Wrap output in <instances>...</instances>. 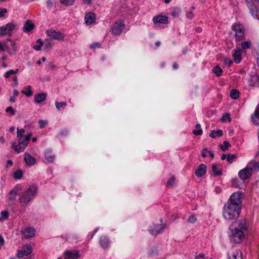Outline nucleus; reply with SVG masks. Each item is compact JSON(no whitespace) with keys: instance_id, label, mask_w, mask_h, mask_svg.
Segmentation results:
<instances>
[{"instance_id":"412c9836","label":"nucleus","mask_w":259,"mask_h":259,"mask_svg":"<svg viewBox=\"0 0 259 259\" xmlns=\"http://www.w3.org/2000/svg\"><path fill=\"white\" fill-rule=\"evenodd\" d=\"M229 259H242L241 251L235 250L229 255Z\"/></svg>"},{"instance_id":"ea45409f","label":"nucleus","mask_w":259,"mask_h":259,"mask_svg":"<svg viewBox=\"0 0 259 259\" xmlns=\"http://www.w3.org/2000/svg\"><path fill=\"white\" fill-rule=\"evenodd\" d=\"M175 182V177L172 176L170 179L167 182L166 187H172L174 185Z\"/></svg>"},{"instance_id":"4be33fe9","label":"nucleus","mask_w":259,"mask_h":259,"mask_svg":"<svg viewBox=\"0 0 259 259\" xmlns=\"http://www.w3.org/2000/svg\"><path fill=\"white\" fill-rule=\"evenodd\" d=\"M47 94L46 93H41L35 95L34 99L37 103H40L46 100Z\"/></svg>"},{"instance_id":"2eb2a0df","label":"nucleus","mask_w":259,"mask_h":259,"mask_svg":"<svg viewBox=\"0 0 259 259\" xmlns=\"http://www.w3.org/2000/svg\"><path fill=\"white\" fill-rule=\"evenodd\" d=\"M95 14L92 12L88 13L84 17L85 23L87 25H91L95 23Z\"/></svg>"},{"instance_id":"49530a36","label":"nucleus","mask_w":259,"mask_h":259,"mask_svg":"<svg viewBox=\"0 0 259 259\" xmlns=\"http://www.w3.org/2000/svg\"><path fill=\"white\" fill-rule=\"evenodd\" d=\"M38 123L39 124L40 128H42L45 126L46 125H47L48 124V121L39 120L38 121Z\"/></svg>"},{"instance_id":"a18cd8bd","label":"nucleus","mask_w":259,"mask_h":259,"mask_svg":"<svg viewBox=\"0 0 259 259\" xmlns=\"http://www.w3.org/2000/svg\"><path fill=\"white\" fill-rule=\"evenodd\" d=\"M227 120H228L229 122L231 121V118L229 114L224 115L221 118V121L222 122H225Z\"/></svg>"},{"instance_id":"c03bdc74","label":"nucleus","mask_w":259,"mask_h":259,"mask_svg":"<svg viewBox=\"0 0 259 259\" xmlns=\"http://www.w3.org/2000/svg\"><path fill=\"white\" fill-rule=\"evenodd\" d=\"M18 71V69H16L15 71L13 70H10V71L7 72L5 74V77L6 78H8L12 74H15L16 73H17Z\"/></svg>"},{"instance_id":"72a5a7b5","label":"nucleus","mask_w":259,"mask_h":259,"mask_svg":"<svg viewBox=\"0 0 259 259\" xmlns=\"http://www.w3.org/2000/svg\"><path fill=\"white\" fill-rule=\"evenodd\" d=\"M213 72L217 76H219L222 74L223 70L218 66L215 67L213 69Z\"/></svg>"},{"instance_id":"4c0bfd02","label":"nucleus","mask_w":259,"mask_h":259,"mask_svg":"<svg viewBox=\"0 0 259 259\" xmlns=\"http://www.w3.org/2000/svg\"><path fill=\"white\" fill-rule=\"evenodd\" d=\"M17 138L18 139H24V137L23 134L25 133V130L21 128L20 130L17 129Z\"/></svg>"},{"instance_id":"b1692460","label":"nucleus","mask_w":259,"mask_h":259,"mask_svg":"<svg viewBox=\"0 0 259 259\" xmlns=\"http://www.w3.org/2000/svg\"><path fill=\"white\" fill-rule=\"evenodd\" d=\"M100 244L104 248H107L109 246V242L106 236H102L101 237Z\"/></svg>"},{"instance_id":"0e129e2a","label":"nucleus","mask_w":259,"mask_h":259,"mask_svg":"<svg viewBox=\"0 0 259 259\" xmlns=\"http://www.w3.org/2000/svg\"><path fill=\"white\" fill-rule=\"evenodd\" d=\"M92 0H84L83 2L85 4H87L88 5H90L92 4Z\"/></svg>"},{"instance_id":"de8ad7c7","label":"nucleus","mask_w":259,"mask_h":259,"mask_svg":"<svg viewBox=\"0 0 259 259\" xmlns=\"http://www.w3.org/2000/svg\"><path fill=\"white\" fill-rule=\"evenodd\" d=\"M197 221L196 217L194 215L190 216L189 218V222L191 224H194Z\"/></svg>"},{"instance_id":"58836bf2","label":"nucleus","mask_w":259,"mask_h":259,"mask_svg":"<svg viewBox=\"0 0 259 259\" xmlns=\"http://www.w3.org/2000/svg\"><path fill=\"white\" fill-rule=\"evenodd\" d=\"M248 7L250 10V13L252 14L253 16H256V13L257 12V9L255 6L252 5L248 6Z\"/></svg>"},{"instance_id":"c756f323","label":"nucleus","mask_w":259,"mask_h":259,"mask_svg":"<svg viewBox=\"0 0 259 259\" xmlns=\"http://www.w3.org/2000/svg\"><path fill=\"white\" fill-rule=\"evenodd\" d=\"M223 135V131L222 130H218L215 132L214 131H211L209 136L212 138H214L216 136L221 137Z\"/></svg>"},{"instance_id":"a878e982","label":"nucleus","mask_w":259,"mask_h":259,"mask_svg":"<svg viewBox=\"0 0 259 259\" xmlns=\"http://www.w3.org/2000/svg\"><path fill=\"white\" fill-rule=\"evenodd\" d=\"M212 170L214 173L215 176H221L222 174V171L221 169H218L217 165L216 164H213L211 166Z\"/></svg>"},{"instance_id":"423d86ee","label":"nucleus","mask_w":259,"mask_h":259,"mask_svg":"<svg viewBox=\"0 0 259 259\" xmlns=\"http://www.w3.org/2000/svg\"><path fill=\"white\" fill-rule=\"evenodd\" d=\"M242 193L241 192H235L230 196L228 204H232L237 206H241L242 202Z\"/></svg>"},{"instance_id":"bb28decb","label":"nucleus","mask_w":259,"mask_h":259,"mask_svg":"<svg viewBox=\"0 0 259 259\" xmlns=\"http://www.w3.org/2000/svg\"><path fill=\"white\" fill-rule=\"evenodd\" d=\"M45 157L46 159L49 162H53L55 159V155L52 154L50 151L46 152Z\"/></svg>"},{"instance_id":"0eeeda50","label":"nucleus","mask_w":259,"mask_h":259,"mask_svg":"<svg viewBox=\"0 0 259 259\" xmlns=\"http://www.w3.org/2000/svg\"><path fill=\"white\" fill-rule=\"evenodd\" d=\"M124 25L123 20H119L116 21L111 27L112 33L115 35H119L122 31Z\"/></svg>"},{"instance_id":"5fc2aeb1","label":"nucleus","mask_w":259,"mask_h":259,"mask_svg":"<svg viewBox=\"0 0 259 259\" xmlns=\"http://www.w3.org/2000/svg\"><path fill=\"white\" fill-rule=\"evenodd\" d=\"M7 12V10L5 8L0 9V17L4 16L5 14Z\"/></svg>"},{"instance_id":"338daca9","label":"nucleus","mask_w":259,"mask_h":259,"mask_svg":"<svg viewBox=\"0 0 259 259\" xmlns=\"http://www.w3.org/2000/svg\"><path fill=\"white\" fill-rule=\"evenodd\" d=\"M207 153H209L210 156L213 158L214 157V154L212 151H207Z\"/></svg>"},{"instance_id":"4d7b16f0","label":"nucleus","mask_w":259,"mask_h":259,"mask_svg":"<svg viewBox=\"0 0 259 259\" xmlns=\"http://www.w3.org/2000/svg\"><path fill=\"white\" fill-rule=\"evenodd\" d=\"M32 137V134L31 133H29V134H28L24 138V140L25 141H26V142H27V143H28V142L30 140L31 137Z\"/></svg>"},{"instance_id":"7c9ffc66","label":"nucleus","mask_w":259,"mask_h":259,"mask_svg":"<svg viewBox=\"0 0 259 259\" xmlns=\"http://www.w3.org/2000/svg\"><path fill=\"white\" fill-rule=\"evenodd\" d=\"M201 125L200 124H197L195 126V128L197 130H194L193 131V134L195 135H201L202 134V130L200 128Z\"/></svg>"},{"instance_id":"603ef678","label":"nucleus","mask_w":259,"mask_h":259,"mask_svg":"<svg viewBox=\"0 0 259 259\" xmlns=\"http://www.w3.org/2000/svg\"><path fill=\"white\" fill-rule=\"evenodd\" d=\"M252 166L255 170H258L259 169V161L252 162Z\"/></svg>"},{"instance_id":"f3484780","label":"nucleus","mask_w":259,"mask_h":259,"mask_svg":"<svg viewBox=\"0 0 259 259\" xmlns=\"http://www.w3.org/2000/svg\"><path fill=\"white\" fill-rule=\"evenodd\" d=\"M206 172V166L204 164H201L197 169L195 170V173L197 177H200L204 175Z\"/></svg>"},{"instance_id":"9d476101","label":"nucleus","mask_w":259,"mask_h":259,"mask_svg":"<svg viewBox=\"0 0 259 259\" xmlns=\"http://www.w3.org/2000/svg\"><path fill=\"white\" fill-rule=\"evenodd\" d=\"M64 255L65 259H77L80 257L79 251L77 250H66Z\"/></svg>"},{"instance_id":"a211bd4d","label":"nucleus","mask_w":259,"mask_h":259,"mask_svg":"<svg viewBox=\"0 0 259 259\" xmlns=\"http://www.w3.org/2000/svg\"><path fill=\"white\" fill-rule=\"evenodd\" d=\"M233 56L234 61L236 63H240L242 59L241 50L240 49H235L234 53L233 54Z\"/></svg>"},{"instance_id":"3c124183","label":"nucleus","mask_w":259,"mask_h":259,"mask_svg":"<svg viewBox=\"0 0 259 259\" xmlns=\"http://www.w3.org/2000/svg\"><path fill=\"white\" fill-rule=\"evenodd\" d=\"M17 257L19 258H22L24 256H25V254H24V252L23 251L22 249L18 250L17 254Z\"/></svg>"},{"instance_id":"680f3d73","label":"nucleus","mask_w":259,"mask_h":259,"mask_svg":"<svg viewBox=\"0 0 259 259\" xmlns=\"http://www.w3.org/2000/svg\"><path fill=\"white\" fill-rule=\"evenodd\" d=\"M238 182V180L237 179L234 180L232 182V186L235 187H238V185H237Z\"/></svg>"},{"instance_id":"9b49d317","label":"nucleus","mask_w":259,"mask_h":259,"mask_svg":"<svg viewBox=\"0 0 259 259\" xmlns=\"http://www.w3.org/2000/svg\"><path fill=\"white\" fill-rule=\"evenodd\" d=\"M153 22L155 25L157 24H167L168 19V17L165 16L159 15L153 18Z\"/></svg>"},{"instance_id":"864d4df0","label":"nucleus","mask_w":259,"mask_h":259,"mask_svg":"<svg viewBox=\"0 0 259 259\" xmlns=\"http://www.w3.org/2000/svg\"><path fill=\"white\" fill-rule=\"evenodd\" d=\"M101 47V45L99 42H95L91 45V48L95 49L96 48H99Z\"/></svg>"},{"instance_id":"393cba45","label":"nucleus","mask_w":259,"mask_h":259,"mask_svg":"<svg viewBox=\"0 0 259 259\" xmlns=\"http://www.w3.org/2000/svg\"><path fill=\"white\" fill-rule=\"evenodd\" d=\"M22 249L23 251L24 252V254L25 256H27L30 254L32 250V248L30 245H25L22 248Z\"/></svg>"},{"instance_id":"cd10ccee","label":"nucleus","mask_w":259,"mask_h":259,"mask_svg":"<svg viewBox=\"0 0 259 259\" xmlns=\"http://www.w3.org/2000/svg\"><path fill=\"white\" fill-rule=\"evenodd\" d=\"M230 97L234 99H237L239 97V92L237 90H232L230 93Z\"/></svg>"},{"instance_id":"20e7f679","label":"nucleus","mask_w":259,"mask_h":259,"mask_svg":"<svg viewBox=\"0 0 259 259\" xmlns=\"http://www.w3.org/2000/svg\"><path fill=\"white\" fill-rule=\"evenodd\" d=\"M233 29L235 32L236 40L238 41L242 40L245 36V29L244 26L239 23H236L233 25Z\"/></svg>"},{"instance_id":"aec40b11","label":"nucleus","mask_w":259,"mask_h":259,"mask_svg":"<svg viewBox=\"0 0 259 259\" xmlns=\"http://www.w3.org/2000/svg\"><path fill=\"white\" fill-rule=\"evenodd\" d=\"M249 83L252 86H259V75L255 74L252 75L249 80Z\"/></svg>"},{"instance_id":"c9c22d12","label":"nucleus","mask_w":259,"mask_h":259,"mask_svg":"<svg viewBox=\"0 0 259 259\" xmlns=\"http://www.w3.org/2000/svg\"><path fill=\"white\" fill-rule=\"evenodd\" d=\"M23 176V171L20 170L18 169L14 174V177L16 179H20L22 178Z\"/></svg>"},{"instance_id":"bf43d9fd","label":"nucleus","mask_w":259,"mask_h":259,"mask_svg":"<svg viewBox=\"0 0 259 259\" xmlns=\"http://www.w3.org/2000/svg\"><path fill=\"white\" fill-rule=\"evenodd\" d=\"M254 115L256 116V117L259 119V104L257 108L256 109L255 111Z\"/></svg>"},{"instance_id":"37998d69","label":"nucleus","mask_w":259,"mask_h":259,"mask_svg":"<svg viewBox=\"0 0 259 259\" xmlns=\"http://www.w3.org/2000/svg\"><path fill=\"white\" fill-rule=\"evenodd\" d=\"M237 156L234 154H228L227 156V161L231 163L236 158Z\"/></svg>"},{"instance_id":"39448f33","label":"nucleus","mask_w":259,"mask_h":259,"mask_svg":"<svg viewBox=\"0 0 259 259\" xmlns=\"http://www.w3.org/2000/svg\"><path fill=\"white\" fill-rule=\"evenodd\" d=\"M17 25L14 22L8 23L5 27H0V35L8 34L11 35V32L17 29Z\"/></svg>"},{"instance_id":"052dcab7","label":"nucleus","mask_w":259,"mask_h":259,"mask_svg":"<svg viewBox=\"0 0 259 259\" xmlns=\"http://www.w3.org/2000/svg\"><path fill=\"white\" fill-rule=\"evenodd\" d=\"M207 149L205 148L202 150L201 151V155L203 157H205L206 156V153L207 152Z\"/></svg>"},{"instance_id":"13d9d810","label":"nucleus","mask_w":259,"mask_h":259,"mask_svg":"<svg viewBox=\"0 0 259 259\" xmlns=\"http://www.w3.org/2000/svg\"><path fill=\"white\" fill-rule=\"evenodd\" d=\"M53 4H54V2L52 0H48L47 2V7H48L49 8L53 7Z\"/></svg>"},{"instance_id":"2f4dec72","label":"nucleus","mask_w":259,"mask_h":259,"mask_svg":"<svg viewBox=\"0 0 259 259\" xmlns=\"http://www.w3.org/2000/svg\"><path fill=\"white\" fill-rule=\"evenodd\" d=\"M252 43L250 40H247L241 43V46L243 49L246 50L251 47Z\"/></svg>"},{"instance_id":"e433bc0d","label":"nucleus","mask_w":259,"mask_h":259,"mask_svg":"<svg viewBox=\"0 0 259 259\" xmlns=\"http://www.w3.org/2000/svg\"><path fill=\"white\" fill-rule=\"evenodd\" d=\"M31 86L28 85L26 88L27 91H22V93L25 94L27 97L31 96L32 95V92L31 91Z\"/></svg>"},{"instance_id":"a19ab883","label":"nucleus","mask_w":259,"mask_h":259,"mask_svg":"<svg viewBox=\"0 0 259 259\" xmlns=\"http://www.w3.org/2000/svg\"><path fill=\"white\" fill-rule=\"evenodd\" d=\"M9 217V213L7 211H2L1 212V217H0V221L3 220H6Z\"/></svg>"},{"instance_id":"473e14b6","label":"nucleus","mask_w":259,"mask_h":259,"mask_svg":"<svg viewBox=\"0 0 259 259\" xmlns=\"http://www.w3.org/2000/svg\"><path fill=\"white\" fill-rule=\"evenodd\" d=\"M220 148L223 151H226L229 147H231V145L228 141H224L223 145H220Z\"/></svg>"},{"instance_id":"1a4fd4ad","label":"nucleus","mask_w":259,"mask_h":259,"mask_svg":"<svg viewBox=\"0 0 259 259\" xmlns=\"http://www.w3.org/2000/svg\"><path fill=\"white\" fill-rule=\"evenodd\" d=\"M18 142L19 143L17 146L16 145V143L15 142L11 143V145L12 147L14 148V150L16 152L20 153L24 150L28 143L24 139H18Z\"/></svg>"},{"instance_id":"7ed1b4c3","label":"nucleus","mask_w":259,"mask_h":259,"mask_svg":"<svg viewBox=\"0 0 259 259\" xmlns=\"http://www.w3.org/2000/svg\"><path fill=\"white\" fill-rule=\"evenodd\" d=\"M37 188L35 186H30L27 191L22 193L19 199L20 204L25 206L31 200V197L36 193Z\"/></svg>"},{"instance_id":"09e8293b","label":"nucleus","mask_w":259,"mask_h":259,"mask_svg":"<svg viewBox=\"0 0 259 259\" xmlns=\"http://www.w3.org/2000/svg\"><path fill=\"white\" fill-rule=\"evenodd\" d=\"M52 46H53V44H52V43L50 41H49L48 40H46L45 48L47 50H49V49H50L51 48H52Z\"/></svg>"},{"instance_id":"4468645a","label":"nucleus","mask_w":259,"mask_h":259,"mask_svg":"<svg viewBox=\"0 0 259 259\" xmlns=\"http://www.w3.org/2000/svg\"><path fill=\"white\" fill-rule=\"evenodd\" d=\"M165 228V225L159 224L157 225L153 226V228L150 230L151 234L156 235L159 233H162L163 230Z\"/></svg>"},{"instance_id":"8fccbe9b","label":"nucleus","mask_w":259,"mask_h":259,"mask_svg":"<svg viewBox=\"0 0 259 259\" xmlns=\"http://www.w3.org/2000/svg\"><path fill=\"white\" fill-rule=\"evenodd\" d=\"M6 111L7 113H10V114L12 115H13L15 114V111H14V110L13 109V108L12 107H9L8 108H7L6 109Z\"/></svg>"},{"instance_id":"6e6552de","label":"nucleus","mask_w":259,"mask_h":259,"mask_svg":"<svg viewBox=\"0 0 259 259\" xmlns=\"http://www.w3.org/2000/svg\"><path fill=\"white\" fill-rule=\"evenodd\" d=\"M48 36L54 39H57L59 41L64 40L65 35L60 31H57L53 29H50L46 31Z\"/></svg>"},{"instance_id":"dca6fc26","label":"nucleus","mask_w":259,"mask_h":259,"mask_svg":"<svg viewBox=\"0 0 259 259\" xmlns=\"http://www.w3.org/2000/svg\"><path fill=\"white\" fill-rule=\"evenodd\" d=\"M24 161L28 165H32L36 163L35 158L28 153H25L24 154Z\"/></svg>"},{"instance_id":"69168bd1","label":"nucleus","mask_w":259,"mask_h":259,"mask_svg":"<svg viewBox=\"0 0 259 259\" xmlns=\"http://www.w3.org/2000/svg\"><path fill=\"white\" fill-rule=\"evenodd\" d=\"M19 95L18 92L16 90H14L13 91V97H17Z\"/></svg>"},{"instance_id":"f257e3e1","label":"nucleus","mask_w":259,"mask_h":259,"mask_svg":"<svg viewBox=\"0 0 259 259\" xmlns=\"http://www.w3.org/2000/svg\"><path fill=\"white\" fill-rule=\"evenodd\" d=\"M231 234V239L235 243H240L244 237L247 227L244 220H239L232 223L229 228Z\"/></svg>"},{"instance_id":"c85d7f7f","label":"nucleus","mask_w":259,"mask_h":259,"mask_svg":"<svg viewBox=\"0 0 259 259\" xmlns=\"http://www.w3.org/2000/svg\"><path fill=\"white\" fill-rule=\"evenodd\" d=\"M10 45L12 47V52H11V51L10 50V49L9 48V46L8 44H6L5 47L7 48L8 51L9 52V53L10 54H14L16 51V44L14 41H11Z\"/></svg>"},{"instance_id":"774afa93","label":"nucleus","mask_w":259,"mask_h":259,"mask_svg":"<svg viewBox=\"0 0 259 259\" xmlns=\"http://www.w3.org/2000/svg\"><path fill=\"white\" fill-rule=\"evenodd\" d=\"M246 2L247 3L248 7V6L252 5V0H246Z\"/></svg>"},{"instance_id":"e2e57ef3","label":"nucleus","mask_w":259,"mask_h":259,"mask_svg":"<svg viewBox=\"0 0 259 259\" xmlns=\"http://www.w3.org/2000/svg\"><path fill=\"white\" fill-rule=\"evenodd\" d=\"M43 45H35L33 46V49H35L36 51H39L41 49V47Z\"/></svg>"},{"instance_id":"f704fd0d","label":"nucleus","mask_w":259,"mask_h":259,"mask_svg":"<svg viewBox=\"0 0 259 259\" xmlns=\"http://www.w3.org/2000/svg\"><path fill=\"white\" fill-rule=\"evenodd\" d=\"M60 2L65 6H71L74 3V0H60Z\"/></svg>"},{"instance_id":"6ab92c4d","label":"nucleus","mask_w":259,"mask_h":259,"mask_svg":"<svg viewBox=\"0 0 259 259\" xmlns=\"http://www.w3.org/2000/svg\"><path fill=\"white\" fill-rule=\"evenodd\" d=\"M34 24L29 20L26 21L24 24L23 30L24 32H29L34 28Z\"/></svg>"},{"instance_id":"ddd939ff","label":"nucleus","mask_w":259,"mask_h":259,"mask_svg":"<svg viewBox=\"0 0 259 259\" xmlns=\"http://www.w3.org/2000/svg\"><path fill=\"white\" fill-rule=\"evenodd\" d=\"M23 237L25 239H29L34 236L35 230L30 227H28L21 231Z\"/></svg>"},{"instance_id":"f03ea898","label":"nucleus","mask_w":259,"mask_h":259,"mask_svg":"<svg viewBox=\"0 0 259 259\" xmlns=\"http://www.w3.org/2000/svg\"><path fill=\"white\" fill-rule=\"evenodd\" d=\"M241 206H237L232 204H228L224 206L223 215L228 220H232L237 219L239 215Z\"/></svg>"},{"instance_id":"6e6d98bb","label":"nucleus","mask_w":259,"mask_h":259,"mask_svg":"<svg viewBox=\"0 0 259 259\" xmlns=\"http://www.w3.org/2000/svg\"><path fill=\"white\" fill-rule=\"evenodd\" d=\"M232 63V61L229 59L225 58L224 59V63L228 64L229 66H230Z\"/></svg>"},{"instance_id":"79ce46f5","label":"nucleus","mask_w":259,"mask_h":259,"mask_svg":"<svg viewBox=\"0 0 259 259\" xmlns=\"http://www.w3.org/2000/svg\"><path fill=\"white\" fill-rule=\"evenodd\" d=\"M66 105H67L66 103L64 102H56L55 103V106L58 110H60V109L61 107H62L63 106H65Z\"/></svg>"},{"instance_id":"f8f14e48","label":"nucleus","mask_w":259,"mask_h":259,"mask_svg":"<svg viewBox=\"0 0 259 259\" xmlns=\"http://www.w3.org/2000/svg\"><path fill=\"white\" fill-rule=\"evenodd\" d=\"M252 171V168L246 167L242 169L239 172V177L243 180L247 179L251 176Z\"/></svg>"},{"instance_id":"5701e85b","label":"nucleus","mask_w":259,"mask_h":259,"mask_svg":"<svg viewBox=\"0 0 259 259\" xmlns=\"http://www.w3.org/2000/svg\"><path fill=\"white\" fill-rule=\"evenodd\" d=\"M20 190V188L19 187H16L12 190L9 192V198L10 200H14L15 199V197L18 192Z\"/></svg>"}]
</instances>
